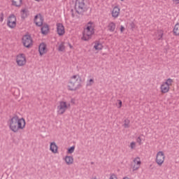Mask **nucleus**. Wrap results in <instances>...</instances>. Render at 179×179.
I'll return each instance as SVG.
<instances>
[{"label": "nucleus", "mask_w": 179, "mask_h": 179, "mask_svg": "<svg viewBox=\"0 0 179 179\" xmlns=\"http://www.w3.org/2000/svg\"><path fill=\"white\" fill-rule=\"evenodd\" d=\"M8 127L13 132H18L19 129H24L26 120L23 117L19 118V116L15 115L8 120Z\"/></svg>", "instance_id": "obj_1"}, {"label": "nucleus", "mask_w": 179, "mask_h": 179, "mask_svg": "<svg viewBox=\"0 0 179 179\" xmlns=\"http://www.w3.org/2000/svg\"><path fill=\"white\" fill-rule=\"evenodd\" d=\"M34 22L38 27H41V33L45 36L48 34V31H50V27L48 24H43L44 22V17L41 15V14H37L35 15Z\"/></svg>", "instance_id": "obj_2"}, {"label": "nucleus", "mask_w": 179, "mask_h": 179, "mask_svg": "<svg viewBox=\"0 0 179 179\" xmlns=\"http://www.w3.org/2000/svg\"><path fill=\"white\" fill-rule=\"evenodd\" d=\"M82 78L79 75H74L71 78L68 84L69 90L74 92L82 87Z\"/></svg>", "instance_id": "obj_3"}, {"label": "nucleus", "mask_w": 179, "mask_h": 179, "mask_svg": "<svg viewBox=\"0 0 179 179\" xmlns=\"http://www.w3.org/2000/svg\"><path fill=\"white\" fill-rule=\"evenodd\" d=\"M92 24H93V22H89L87 24V27L84 29V31L83 32V37L81 38L83 41H88V40L92 38V36L94 34V28Z\"/></svg>", "instance_id": "obj_4"}, {"label": "nucleus", "mask_w": 179, "mask_h": 179, "mask_svg": "<svg viewBox=\"0 0 179 179\" xmlns=\"http://www.w3.org/2000/svg\"><path fill=\"white\" fill-rule=\"evenodd\" d=\"M74 9L78 15H82L84 12L87 11L85 0H76Z\"/></svg>", "instance_id": "obj_5"}, {"label": "nucleus", "mask_w": 179, "mask_h": 179, "mask_svg": "<svg viewBox=\"0 0 179 179\" xmlns=\"http://www.w3.org/2000/svg\"><path fill=\"white\" fill-rule=\"evenodd\" d=\"M22 43L26 48H30L31 45H33V40L31 39V36L24 35L22 36Z\"/></svg>", "instance_id": "obj_6"}, {"label": "nucleus", "mask_w": 179, "mask_h": 179, "mask_svg": "<svg viewBox=\"0 0 179 179\" xmlns=\"http://www.w3.org/2000/svg\"><path fill=\"white\" fill-rule=\"evenodd\" d=\"M66 108H68V105L65 101H60L59 106H57V113L59 115H62L66 111Z\"/></svg>", "instance_id": "obj_7"}, {"label": "nucleus", "mask_w": 179, "mask_h": 179, "mask_svg": "<svg viewBox=\"0 0 179 179\" xmlns=\"http://www.w3.org/2000/svg\"><path fill=\"white\" fill-rule=\"evenodd\" d=\"M166 156H164V152L163 151H159L157 154L156 157V163L158 166H162L163 163H164V159Z\"/></svg>", "instance_id": "obj_8"}, {"label": "nucleus", "mask_w": 179, "mask_h": 179, "mask_svg": "<svg viewBox=\"0 0 179 179\" xmlns=\"http://www.w3.org/2000/svg\"><path fill=\"white\" fill-rule=\"evenodd\" d=\"M16 62L18 66L26 65V56L24 54H20L17 56Z\"/></svg>", "instance_id": "obj_9"}, {"label": "nucleus", "mask_w": 179, "mask_h": 179, "mask_svg": "<svg viewBox=\"0 0 179 179\" xmlns=\"http://www.w3.org/2000/svg\"><path fill=\"white\" fill-rule=\"evenodd\" d=\"M56 26L57 34L64 36V34H65V27H64V24H62V23H57Z\"/></svg>", "instance_id": "obj_10"}, {"label": "nucleus", "mask_w": 179, "mask_h": 179, "mask_svg": "<svg viewBox=\"0 0 179 179\" xmlns=\"http://www.w3.org/2000/svg\"><path fill=\"white\" fill-rule=\"evenodd\" d=\"M38 51L41 56L44 55L47 52V45L42 43L39 45Z\"/></svg>", "instance_id": "obj_11"}, {"label": "nucleus", "mask_w": 179, "mask_h": 179, "mask_svg": "<svg viewBox=\"0 0 179 179\" xmlns=\"http://www.w3.org/2000/svg\"><path fill=\"white\" fill-rule=\"evenodd\" d=\"M170 90V87L169 85L165 84L164 83H162L161 85V92L162 93H169Z\"/></svg>", "instance_id": "obj_12"}, {"label": "nucleus", "mask_w": 179, "mask_h": 179, "mask_svg": "<svg viewBox=\"0 0 179 179\" xmlns=\"http://www.w3.org/2000/svg\"><path fill=\"white\" fill-rule=\"evenodd\" d=\"M64 160L67 164V166H71V164H73V157L72 156H66L64 157Z\"/></svg>", "instance_id": "obj_13"}, {"label": "nucleus", "mask_w": 179, "mask_h": 179, "mask_svg": "<svg viewBox=\"0 0 179 179\" xmlns=\"http://www.w3.org/2000/svg\"><path fill=\"white\" fill-rule=\"evenodd\" d=\"M118 15H120V8L115 6L112 11V16L113 17H118Z\"/></svg>", "instance_id": "obj_14"}, {"label": "nucleus", "mask_w": 179, "mask_h": 179, "mask_svg": "<svg viewBox=\"0 0 179 179\" xmlns=\"http://www.w3.org/2000/svg\"><path fill=\"white\" fill-rule=\"evenodd\" d=\"M50 150L52 153H57V152H58V146L55 144V142L50 143Z\"/></svg>", "instance_id": "obj_15"}, {"label": "nucleus", "mask_w": 179, "mask_h": 179, "mask_svg": "<svg viewBox=\"0 0 179 179\" xmlns=\"http://www.w3.org/2000/svg\"><path fill=\"white\" fill-rule=\"evenodd\" d=\"M173 34L174 36H179V22L175 24L173 29Z\"/></svg>", "instance_id": "obj_16"}, {"label": "nucleus", "mask_w": 179, "mask_h": 179, "mask_svg": "<svg viewBox=\"0 0 179 179\" xmlns=\"http://www.w3.org/2000/svg\"><path fill=\"white\" fill-rule=\"evenodd\" d=\"M12 5H13V6H17L19 8L22 6V2H23V0H12Z\"/></svg>", "instance_id": "obj_17"}, {"label": "nucleus", "mask_w": 179, "mask_h": 179, "mask_svg": "<svg viewBox=\"0 0 179 179\" xmlns=\"http://www.w3.org/2000/svg\"><path fill=\"white\" fill-rule=\"evenodd\" d=\"M21 15L22 19H26V17H27V16L29 15V10L26 8L22 9L21 10Z\"/></svg>", "instance_id": "obj_18"}, {"label": "nucleus", "mask_w": 179, "mask_h": 179, "mask_svg": "<svg viewBox=\"0 0 179 179\" xmlns=\"http://www.w3.org/2000/svg\"><path fill=\"white\" fill-rule=\"evenodd\" d=\"M94 48L96 50H103V44H101L99 41H96Z\"/></svg>", "instance_id": "obj_19"}, {"label": "nucleus", "mask_w": 179, "mask_h": 179, "mask_svg": "<svg viewBox=\"0 0 179 179\" xmlns=\"http://www.w3.org/2000/svg\"><path fill=\"white\" fill-rule=\"evenodd\" d=\"M7 22H13V24H15V22H16V16L15 14L10 15Z\"/></svg>", "instance_id": "obj_20"}, {"label": "nucleus", "mask_w": 179, "mask_h": 179, "mask_svg": "<svg viewBox=\"0 0 179 179\" xmlns=\"http://www.w3.org/2000/svg\"><path fill=\"white\" fill-rule=\"evenodd\" d=\"M108 29L109 31H114L115 30V23L114 22H110L108 25Z\"/></svg>", "instance_id": "obj_21"}, {"label": "nucleus", "mask_w": 179, "mask_h": 179, "mask_svg": "<svg viewBox=\"0 0 179 179\" xmlns=\"http://www.w3.org/2000/svg\"><path fill=\"white\" fill-rule=\"evenodd\" d=\"M7 26L10 27V29H15L16 27V22L13 24V22L7 21Z\"/></svg>", "instance_id": "obj_22"}, {"label": "nucleus", "mask_w": 179, "mask_h": 179, "mask_svg": "<svg viewBox=\"0 0 179 179\" xmlns=\"http://www.w3.org/2000/svg\"><path fill=\"white\" fill-rule=\"evenodd\" d=\"M134 163L135 164H136L137 166L138 165L141 166V158L137 157L136 159H134Z\"/></svg>", "instance_id": "obj_23"}, {"label": "nucleus", "mask_w": 179, "mask_h": 179, "mask_svg": "<svg viewBox=\"0 0 179 179\" xmlns=\"http://www.w3.org/2000/svg\"><path fill=\"white\" fill-rule=\"evenodd\" d=\"M124 122V124H123L124 127V128H129V122H130L129 120L125 119Z\"/></svg>", "instance_id": "obj_24"}, {"label": "nucleus", "mask_w": 179, "mask_h": 179, "mask_svg": "<svg viewBox=\"0 0 179 179\" xmlns=\"http://www.w3.org/2000/svg\"><path fill=\"white\" fill-rule=\"evenodd\" d=\"M58 50H59V51H60V52L65 51V45H64V42H62V43L59 45V48H58Z\"/></svg>", "instance_id": "obj_25"}, {"label": "nucleus", "mask_w": 179, "mask_h": 179, "mask_svg": "<svg viewBox=\"0 0 179 179\" xmlns=\"http://www.w3.org/2000/svg\"><path fill=\"white\" fill-rule=\"evenodd\" d=\"M165 85H168L169 87L171 86V84L173 83V79L168 78L165 83H164Z\"/></svg>", "instance_id": "obj_26"}, {"label": "nucleus", "mask_w": 179, "mask_h": 179, "mask_svg": "<svg viewBox=\"0 0 179 179\" xmlns=\"http://www.w3.org/2000/svg\"><path fill=\"white\" fill-rule=\"evenodd\" d=\"M68 153H69L70 155L73 153V152H75V145L71 146V148H69L67 150Z\"/></svg>", "instance_id": "obj_27"}, {"label": "nucleus", "mask_w": 179, "mask_h": 179, "mask_svg": "<svg viewBox=\"0 0 179 179\" xmlns=\"http://www.w3.org/2000/svg\"><path fill=\"white\" fill-rule=\"evenodd\" d=\"M93 83H94V80L91 78V79H90L89 81L87 82V86H92V85H93Z\"/></svg>", "instance_id": "obj_28"}, {"label": "nucleus", "mask_w": 179, "mask_h": 179, "mask_svg": "<svg viewBox=\"0 0 179 179\" xmlns=\"http://www.w3.org/2000/svg\"><path fill=\"white\" fill-rule=\"evenodd\" d=\"M109 179H118V178H117L115 173H110Z\"/></svg>", "instance_id": "obj_29"}, {"label": "nucleus", "mask_w": 179, "mask_h": 179, "mask_svg": "<svg viewBox=\"0 0 179 179\" xmlns=\"http://www.w3.org/2000/svg\"><path fill=\"white\" fill-rule=\"evenodd\" d=\"M139 167H141V165L134 164V166H133V171H136V170H138Z\"/></svg>", "instance_id": "obj_30"}, {"label": "nucleus", "mask_w": 179, "mask_h": 179, "mask_svg": "<svg viewBox=\"0 0 179 179\" xmlns=\"http://www.w3.org/2000/svg\"><path fill=\"white\" fill-rule=\"evenodd\" d=\"M117 101H118V106H117V108H121V107H122V100H117Z\"/></svg>", "instance_id": "obj_31"}, {"label": "nucleus", "mask_w": 179, "mask_h": 179, "mask_svg": "<svg viewBox=\"0 0 179 179\" xmlns=\"http://www.w3.org/2000/svg\"><path fill=\"white\" fill-rule=\"evenodd\" d=\"M136 142L138 143H139V145H141V143H142V138H141V137H138L137 139H136Z\"/></svg>", "instance_id": "obj_32"}, {"label": "nucleus", "mask_w": 179, "mask_h": 179, "mask_svg": "<svg viewBox=\"0 0 179 179\" xmlns=\"http://www.w3.org/2000/svg\"><path fill=\"white\" fill-rule=\"evenodd\" d=\"M0 22H3V13H1L0 14Z\"/></svg>", "instance_id": "obj_33"}, {"label": "nucleus", "mask_w": 179, "mask_h": 179, "mask_svg": "<svg viewBox=\"0 0 179 179\" xmlns=\"http://www.w3.org/2000/svg\"><path fill=\"white\" fill-rule=\"evenodd\" d=\"M135 145H136L135 142H131L130 144L131 149H134V148H135Z\"/></svg>", "instance_id": "obj_34"}, {"label": "nucleus", "mask_w": 179, "mask_h": 179, "mask_svg": "<svg viewBox=\"0 0 179 179\" xmlns=\"http://www.w3.org/2000/svg\"><path fill=\"white\" fill-rule=\"evenodd\" d=\"M163 38V33H161L158 35V40H162Z\"/></svg>", "instance_id": "obj_35"}, {"label": "nucleus", "mask_w": 179, "mask_h": 179, "mask_svg": "<svg viewBox=\"0 0 179 179\" xmlns=\"http://www.w3.org/2000/svg\"><path fill=\"white\" fill-rule=\"evenodd\" d=\"M124 30H125V27H124V26H121L120 27V31H121V33H124Z\"/></svg>", "instance_id": "obj_36"}, {"label": "nucleus", "mask_w": 179, "mask_h": 179, "mask_svg": "<svg viewBox=\"0 0 179 179\" xmlns=\"http://www.w3.org/2000/svg\"><path fill=\"white\" fill-rule=\"evenodd\" d=\"M68 45L71 50L73 49V46L71 43H68Z\"/></svg>", "instance_id": "obj_37"}, {"label": "nucleus", "mask_w": 179, "mask_h": 179, "mask_svg": "<svg viewBox=\"0 0 179 179\" xmlns=\"http://www.w3.org/2000/svg\"><path fill=\"white\" fill-rule=\"evenodd\" d=\"M173 2H175L176 3V5H178L179 3V0H173Z\"/></svg>", "instance_id": "obj_38"}, {"label": "nucleus", "mask_w": 179, "mask_h": 179, "mask_svg": "<svg viewBox=\"0 0 179 179\" xmlns=\"http://www.w3.org/2000/svg\"><path fill=\"white\" fill-rule=\"evenodd\" d=\"M120 1H124V0H120Z\"/></svg>", "instance_id": "obj_39"}]
</instances>
